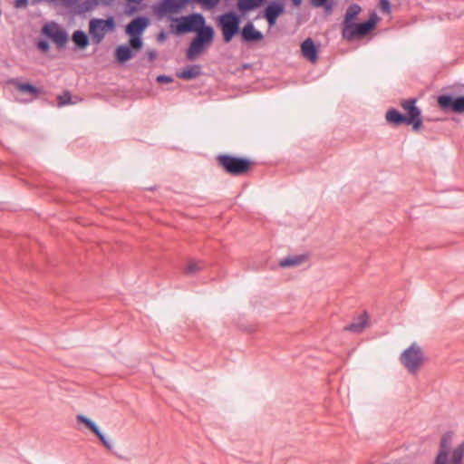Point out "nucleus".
Returning a JSON list of instances; mask_svg holds the SVG:
<instances>
[{
  "mask_svg": "<svg viewBox=\"0 0 464 464\" xmlns=\"http://www.w3.org/2000/svg\"><path fill=\"white\" fill-rule=\"evenodd\" d=\"M285 11V6L281 0H271L263 10V17L266 20L269 27L276 24L277 18Z\"/></svg>",
  "mask_w": 464,
  "mask_h": 464,
  "instance_id": "obj_11",
  "label": "nucleus"
},
{
  "mask_svg": "<svg viewBox=\"0 0 464 464\" xmlns=\"http://www.w3.org/2000/svg\"><path fill=\"white\" fill-rule=\"evenodd\" d=\"M451 445L450 433H445L440 440V450L436 456L434 464H463L464 458V440L456 447L451 454L450 462L448 460Z\"/></svg>",
  "mask_w": 464,
  "mask_h": 464,
  "instance_id": "obj_6",
  "label": "nucleus"
},
{
  "mask_svg": "<svg viewBox=\"0 0 464 464\" xmlns=\"http://www.w3.org/2000/svg\"><path fill=\"white\" fill-rule=\"evenodd\" d=\"M217 22L218 26L222 32V38L224 43L228 44L236 35L240 34L241 22L238 21L234 15H229L227 13H224L218 16Z\"/></svg>",
  "mask_w": 464,
  "mask_h": 464,
  "instance_id": "obj_8",
  "label": "nucleus"
},
{
  "mask_svg": "<svg viewBox=\"0 0 464 464\" xmlns=\"http://www.w3.org/2000/svg\"><path fill=\"white\" fill-rule=\"evenodd\" d=\"M57 102L59 107L72 104V93L70 91H64L62 94L57 96Z\"/></svg>",
  "mask_w": 464,
  "mask_h": 464,
  "instance_id": "obj_31",
  "label": "nucleus"
},
{
  "mask_svg": "<svg viewBox=\"0 0 464 464\" xmlns=\"http://www.w3.org/2000/svg\"><path fill=\"white\" fill-rule=\"evenodd\" d=\"M29 0H14V6L16 8H24L28 5Z\"/></svg>",
  "mask_w": 464,
  "mask_h": 464,
  "instance_id": "obj_38",
  "label": "nucleus"
},
{
  "mask_svg": "<svg viewBox=\"0 0 464 464\" xmlns=\"http://www.w3.org/2000/svg\"><path fill=\"white\" fill-rule=\"evenodd\" d=\"M202 66L200 64H190L183 68V70L176 72V76L179 79L191 81L201 75Z\"/></svg>",
  "mask_w": 464,
  "mask_h": 464,
  "instance_id": "obj_20",
  "label": "nucleus"
},
{
  "mask_svg": "<svg viewBox=\"0 0 464 464\" xmlns=\"http://www.w3.org/2000/svg\"><path fill=\"white\" fill-rule=\"evenodd\" d=\"M362 8L358 4H352L346 10L344 14L343 25L347 24V23H353L357 18L360 14Z\"/></svg>",
  "mask_w": 464,
  "mask_h": 464,
  "instance_id": "obj_27",
  "label": "nucleus"
},
{
  "mask_svg": "<svg viewBox=\"0 0 464 464\" xmlns=\"http://www.w3.org/2000/svg\"><path fill=\"white\" fill-rule=\"evenodd\" d=\"M401 363L411 374H416L425 362L422 349L416 343H411L400 356Z\"/></svg>",
  "mask_w": 464,
  "mask_h": 464,
  "instance_id": "obj_7",
  "label": "nucleus"
},
{
  "mask_svg": "<svg viewBox=\"0 0 464 464\" xmlns=\"http://www.w3.org/2000/svg\"><path fill=\"white\" fill-rule=\"evenodd\" d=\"M174 14L180 13L188 4L189 0H166Z\"/></svg>",
  "mask_w": 464,
  "mask_h": 464,
  "instance_id": "obj_28",
  "label": "nucleus"
},
{
  "mask_svg": "<svg viewBox=\"0 0 464 464\" xmlns=\"http://www.w3.org/2000/svg\"><path fill=\"white\" fill-rule=\"evenodd\" d=\"M36 45L37 48L43 53H47L50 50V44L47 39L38 40Z\"/></svg>",
  "mask_w": 464,
  "mask_h": 464,
  "instance_id": "obj_35",
  "label": "nucleus"
},
{
  "mask_svg": "<svg viewBox=\"0 0 464 464\" xmlns=\"http://www.w3.org/2000/svg\"><path fill=\"white\" fill-rule=\"evenodd\" d=\"M294 6H299L302 4V0H291Z\"/></svg>",
  "mask_w": 464,
  "mask_h": 464,
  "instance_id": "obj_42",
  "label": "nucleus"
},
{
  "mask_svg": "<svg viewBox=\"0 0 464 464\" xmlns=\"http://www.w3.org/2000/svg\"><path fill=\"white\" fill-rule=\"evenodd\" d=\"M63 5L65 6H72L78 0H60Z\"/></svg>",
  "mask_w": 464,
  "mask_h": 464,
  "instance_id": "obj_41",
  "label": "nucleus"
},
{
  "mask_svg": "<svg viewBox=\"0 0 464 464\" xmlns=\"http://www.w3.org/2000/svg\"><path fill=\"white\" fill-rule=\"evenodd\" d=\"M202 269V266L198 262H190L188 264V266L185 268V273L187 275H193L197 272L200 271Z\"/></svg>",
  "mask_w": 464,
  "mask_h": 464,
  "instance_id": "obj_32",
  "label": "nucleus"
},
{
  "mask_svg": "<svg viewBox=\"0 0 464 464\" xmlns=\"http://www.w3.org/2000/svg\"><path fill=\"white\" fill-rule=\"evenodd\" d=\"M157 52L153 49H150L147 51V58L150 62H153L157 58Z\"/></svg>",
  "mask_w": 464,
  "mask_h": 464,
  "instance_id": "obj_39",
  "label": "nucleus"
},
{
  "mask_svg": "<svg viewBox=\"0 0 464 464\" xmlns=\"http://www.w3.org/2000/svg\"><path fill=\"white\" fill-rule=\"evenodd\" d=\"M214 36L215 31L212 26L198 31L186 50V58L188 61L196 60L212 44Z\"/></svg>",
  "mask_w": 464,
  "mask_h": 464,
  "instance_id": "obj_4",
  "label": "nucleus"
},
{
  "mask_svg": "<svg viewBox=\"0 0 464 464\" xmlns=\"http://www.w3.org/2000/svg\"><path fill=\"white\" fill-rule=\"evenodd\" d=\"M205 9L210 10L214 8L219 0H196Z\"/></svg>",
  "mask_w": 464,
  "mask_h": 464,
  "instance_id": "obj_33",
  "label": "nucleus"
},
{
  "mask_svg": "<svg viewBox=\"0 0 464 464\" xmlns=\"http://www.w3.org/2000/svg\"><path fill=\"white\" fill-rule=\"evenodd\" d=\"M379 8L382 12L390 14L392 11V4L390 0H379Z\"/></svg>",
  "mask_w": 464,
  "mask_h": 464,
  "instance_id": "obj_34",
  "label": "nucleus"
},
{
  "mask_svg": "<svg viewBox=\"0 0 464 464\" xmlns=\"http://www.w3.org/2000/svg\"><path fill=\"white\" fill-rule=\"evenodd\" d=\"M42 33L47 39L54 43L59 49L64 48L69 40L67 32L54 22L46 24L43 27Z\"/></svg>",
  "mask_w": 464,
  "mask_h": 464,
  "instance_id": "obj_10",
  "label": "nucleus"
},
{
  "mask_svg": "<svg viewBox=\"0 0 464 464\" xmlns=\"http://www.w3.org/2000/svg\"><path fill=\"white\" fill-rule=\"evenodd\" d=\"M367 320L368 315L366 311H364L363 314L357 317L353 322L344 326L343 331L354 334L362 333L366 326Z\"/></svg>",
  "mask_w": 464,
  "mask_h": 464,
  "instance_id": "obj_22",
  "label": "nucleus"
},
{
  "mask_svg": "<svg viewBox=\"0 0 464 464\" xmlns=\"http://www.w3.org/2000/svg\"><path fill=\"white\" fill-rule=\"evenodd\" d=\"M173 81V77L167 74H160L156 78V82L160 84H168L172 82Z\"/></svg>",
  "mask_w": 464,
  "mask_h": 464,
  "instance_id": "obj_36",
  "label": "nucleus"
},
{
  "mask_svg": "<svg viewBox=\"0 0 464 464\" xmlns=\"http://www.w3.org/2000/svg\"><path fill=\"white\" fill-rule=\"evenodd\" d=\"M146 189H148V190H151V191H152V190H155V189H156V187H150V188H147Z\"/></svg>",
  "mask_w": 464,
  "mask_h": 464,
  "instance_id": "obj_43",
  "label": "nucleus"
},
{
  "mask_svg": "<svg viewBox=\"0 0 464 464\" xmlns=\"http://www.w3.org/2000/svg\"><path fill=\"white\" fill-rule=\"evenodd\" d=\"M241 39L244 43H257L264 39L263 34L256 29L252 21H247L240 32Z\"/></svg>",
  "mask_w": 464,
  "mask_h": 464,
  "instance_id": "obj_16",
  "label": "nucleus"
},
{
  "mask_svg": "<svg viewBox=\"0 0 464 464\" xmlns=\"http://www.w3.org/2000/svg\"><path fill=\"white\" fill-rule=\"evenodd\" d=\"M8 84L13 85L19 92L28 94L32 98H37L43 93V91L29 82H21L18 78H12L7 81Z\"/></svg>",
  "mask_w": 464,
  "mask_h": 464,
  "instance_id": "obj_15",
  "label": "nucleus"
},
{
  "mask_svg": "<svg viewBox=\"0 0 464 464\" xmlns=\"http://www.w3.org/2000/svg\"><path fill=\"white\" fill-rule=\"evenodd\" d=\"M188 27L191 28L190 33H196L199 30L205 29L208 25L206 24V19L201 13H191L187 15Z\"/></svg>",
  "mask_w": 464,
  "mask_h": 464,
  "instance_id": "obj_19",
  "label": "nucleus"
},
{
  "mask_svg": "<svg viewBox=\"0 0 464 464\" xmlns=\"http://www.w3.org/2000/svg\"><path fill=\"white\" fill-rule=\"evenodd\" d=\"M217 165L226 174L232 177L246 175L255 166V161L244 156L228 153L218 154L216 157Z\"/></svg>",
  "mask_w": 464,
  "mask_h": 464,
  "instance_id": "obj_2",
  "label": "nucleus"
},
{
  "mask_svg": "<svg viewBox=\"0 0 464 464\" xmlns=\"http://www.w3.org/2000/svg\"><path fill=\"white\" fill-rule=\"evenodd\" d=\"M135 56V53L128 44H120L115 48L114 57L117 63L124 64Z\"/></svg>",
  "mask_w": 464,
  "mask_h": 464,
  "instance_id": "obj_21",
  "label": "nucleus"
},
{
  "mask_svg": "<svg viewBox=\"0 0 464 464\" xmlns=\"http://www.w3.org/2000/svg\"><path fill=\"white\" fill-rule=\"evenodd\" d=\"M308 259L307 254H301L296 256H289L279 261V266L281 267H292L296 266Z\"/></svg>",
  "mask_w": 464,
  "mask_h": 464,
  "instance_id": "obj_23",
  "label": "nucleus"
},
{
  "mask_svg": "<svg viewBox=\"0 0 464 464\" xmlns=\"http://www.w3.org/2000/svg\"><path fill=\"white\" fill-rule=\"evenodd\" d=\"M301 52L304 58L311 63H315L319 57V47L314 41L308 37L301 44Z\"/></svg>",
  "mask_w": 464,
  "mask_h": 464,
  "instance_id": "obj_17",
  "label": "nucleus"
},
{
  "mask_svg": "<svg viewBox=\"0 0 464 464\" xmlns=\"http://www.w3.org/2000/svg\"><path fill=\"white\" fill-rule=\"evenodd\" d=\"M115 28V22L113 17L107 19L92 18L89 22V34L94 44H100L105 34L113 31Z\"/></svg>",
  "mask_w": 464,
  "mask_h": 464,
  "instance_id": "obj_9",
  "label": "nucleus"
},
{
  "mask_svg": "<svg viewBox=\"0 0 464 464\" xmlns=\"http://www.w3.org/2000/svg\"><path fill=\"white\" fill-rule=\"evenodd\" d=\"M76 420L78 423L84 424L87 429H89L101 441L105 449L108 450H111L112 445L111 441L106 438V436L102 432L98 425L90 418L79 414L76 416Z\"/></svg>",
  "mask_w": 464,
  "mask_h": 464,
  "instance_id": "obj_13",
  "label": "nucleus"
},
{
  "mask_svg": "<svg viewBox=\"0 0 464 464\" xmlns=\"http://www.w3.org/2000/svg\"><path fill=\"white\" fill-rule=\"evenodd\" d=\"M92 7V2L89 0H85L82 2V4L80 5V12L84 13L89 11Z\"/></svg>",
  "mask_w": 464,
  "mask_h": 464,
  "instance_id": "obj_37",
  "label": "nucleus"
},
{
  "mask_svg": "<svg viewBox=\"0 0 464 464\" xmlns=\"http://www.w3.org/2000/svg\"><path fill=\"white\" fill-rule=\"evenodd\" d=\"M72 40L75 47L80 50H84L90 44L88 34L80 29L73 32Z\"/></svg>",
  "mask_w": 464,
  "mask_h": 464,
  "instance_id": "obj_24",
  "label": "nucleus"
},
{
  "mask_svg": "<svg viewBox=\"0 0 464 464\" xmlns=\"http://www.w3.org/2000/svg\"><path fill=\"white\" fill-rule=\"evenodd\" d=\"M417 98L403 99L400 105L404 110L402 113L396 108H390L385 113V120L392 127L401 125L411 126L414 131H420L423 128V117L420 108L417 104Z\"/></svg>",
  "mask_w": 464,
  "mask_h": 464,
  "instance_id": "obj_1",
  "label": "nucleus"
},
{
  "mask_svg": "<svg viewBox=\"0 0 464 464\" xmlns=\"http://www.w3.org/2000/svg\"><path fill=\"white\" fill-rule=\"evenodd\" d=\"M143 0H125L124 14L128 16L134 15L143 7Z\"/></svg>",
  "mask_w": 464,
  "mask_h": 464,
  "instance_id": "obj_25",
  "label": "nucleus"
},
{
  "mask_svg": "<svg viewBox=\"0 0 464 464\" xmlns=\"http://www.w3.org/2000/svg\"><path fill=\"white\" fill-rule=\"evenodd\" d=\"M187 19V15L171 18V24L169 25L170 32L176 35L190 33L191 28L188 27Z\"/></svg>",
  "mask_w": 464,
  "mask_h": 464,
  "instance_id": "obj_18",
  "label": "nucleus"
},
{
  "mask_svg": "<svg viewBox=\"0 0 464 464\" xmlns=\"http://www.w3.org/2000/svg\"><path fill=\"white\" fill-rule=\"evenodd\" d=\"M129 47L136 53L143 46L142 35H129Z\"/></svg>",
  "mask_w": 464,
  "mask_h": 464,
  "instance_id": "obj_29",
  "label": "nucleus"
},
{
  "mask_svg": "<svg viewBox=\"0 0 464 464\" xmlns=\"http://www.w3.org/2000/svg\"><path fill=\"white\" fill-rule=\"evenodd\" d=\"M378 21L379 17L376 13L373 12L367 20L359 23H347L343 28V38L352 41L364 37L375 29Z\"/></svg>",
  "mask_w": 464,
  "mask_h": 464,
  "instance_id": "obj_5",
  "label": "nucleus"
},
{
  "mask_svg": "<svg viewBox=\"0 0 464 464\" xmlns=\"http://www.w3.org/2000/svg\"><path fill=\"white\" fill-rule=\"evenodd\" d=\"M150 23L147 15H137L126 25L125 33L127 35H142Z\"/></svg>",
  "mask_w": 464,
  "mask_h": 464,
  "instance_id": "obj_14",
  "label": "nucleus"
},
{
  "mask_svg": "<svg viewBox=\"0 0 464 464\" xmlns=\"http://www.w3.org/2000/svg\"><path fill=\"white\" fill-rule=\"evenodd\" d=\"M155 14L159 18L168 16L171 20V14H175L166 0H161L160 4L155 6Z\"/></svg>",
  "mask_w": 464,
  "mask_h": 464,
  "instance_id": "obj_26",
  "label": "nucleus"
},
{
  "mask_svg": "<svg viewBox=\"0 0 464 464\" xmlns=\"http://www.w3.org/2000/svg\"><path fill=\"white\" fill-rule=\"evenodd\" d=\"M167 37L168 34L164 30H161L157 35V41L162 43L166 41Z\"/></svg>",
  "mask_w": 464,
  "mask_h": 464,
  "instance_id": "obj_40",
  "label": "nucleus"
},
{
  "mask_svg": "<svg viewBox=\"0 0 464 464\" xmlns=\"http://www.w3.org/2000/svg\"><path fill=\"white\" fill-rule=\"evenodd\" d=\"M452 88L454 94L441 93L437 96V105L444 112L464 113V84Z\"/></svg>",
  "mask_w": 464,
  "mask_h": 464,
  "instance_id": "obj_3",
  "label": "nucleus"
},
{
  "mask_svg": "<svg viewBox=\"0 0 464 464\" xmlns=\"http://www.w3.org/2000/svg\"><path fill=\"white\" fill-rule=\"evenodd\" d=\"M314 7H323L327 14L332 13L334 7L333 0H310Z\"/></svg>",
  "mask_w": 464,
  "mask_h": 464,
  "instance_id": "obj_30",
  "label": "nucleus"
},
{
  "mask_svg": "<svg viewBox=\"0 0 464 464\" xmlns=\"http://www.w3.org/2000/svg\"><path fill=\"white\" fill-rule=\"evenodd\" d=\"M266 3V0H237L236 8L237 11L229 10L226 12L229 15H234L238 21L242 23V19L246 14Z\"/></svg>",
  "mask_w": 464,
  "mask_h": 464,
  "instance_id": "obj_12",
  "label": "nucleus"
}]
</instances>
